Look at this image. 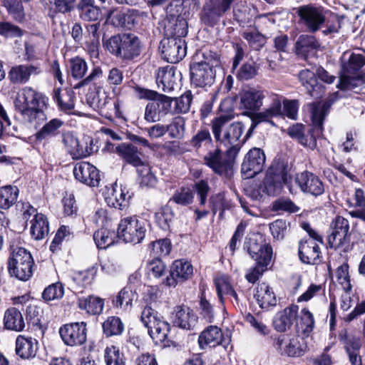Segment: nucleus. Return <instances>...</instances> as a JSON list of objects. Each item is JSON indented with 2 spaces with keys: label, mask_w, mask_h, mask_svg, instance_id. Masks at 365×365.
<instances>
[{
  "label": "nucleus",
  "mask_w": 365,
  "mask_h": 365,
  "mask_svg": "<svg viewBox=\"0 0 365 365\" xmlns=\"http://www.w3.org/2000/svg\"><path fill=\"white\" fill-rule=\"evenodd\" d=\"M103 46L111 55L125 62L134 61L142 51L139 38L128 33L110 36L103 42Z\"/></svg>",
  "instance_id": "nucleus-1"
},
{
  "label": "nucleus",
  "mask_w": 365,
  "mask_h": 365,
  "mask_svg": "<svg viewBox=\"0 0 365 365\" xmlns=\"http://www.w3.org/2000/svg\"><path fill=\"white\" fill-rule=\"evenodd\" d=\"M291 168L284 160L274 161L267 172L262 186L263 192L268 195H276L281 192L283 185L291 179Z\"/></svg>",
  "instance_id": "nucleus-2"
},
{
  "label": "nucleus",
  "mask_w": 365,
  "mask_h": 365,
  "mask_svg": "<svg viewBox=\"0 0 365 365\" xmlns=\"http://www.w3.org/2000/svg\"><path fill=\"white\" fill-rule=\"evenodd\" d=\"M34 262L29 252L25 248L16 247L13 250L8 261V269L11 277L26 282L33 274Z\"/></svg>",
  "instance_id": "nucleus-3"
},
{
  "label": "nucleus",
  "mask_w": 365,
  "mask_h": 365,
  "mask_svg": "<svg viewBox=\"0 0 365 365\" xmlns=\"http://www.w3.org/2000/svg\"><path fill=\"white\" fill-rule=\"evenodd\" d=\"M140 319L155 344H168L166 340L170 331V324L163 317H159L155 310L150 307H145L142 311Z\"/></svg>",
  "instance_id": "nucleus-4"
},
{
  "label": "nucleus",
  "mask_w": 365,
  "mask_h": 365,
  "mask_svg": "<svg viewBox=\"0 0 365 365\" xmlns=\"http://www.w3.org/2000/svg\"><path fill=\"white\" fill-rule=\"evenodd\" d=\"M146 231L145 221L136 216H132L120 220L117 234L125 242L138 244L145 238Z\"/></svg>",
  "instance_id": "nucleus-5"
},
{
  "label": "nucleus",
  "mask_w": 365,
  "mask_h": 365,
  "mask_svg": "<svg viewBox=\"0 0 365 365\" xmlns=\"http://www.w3.org/2000/svg\"><path fill=\"white\" fill-rule=\"evenodd\" d=\"M236 157L225 155L219 148L207 153L203 157V163L215 174L230 177L232 174V168Z\"/></svg>",
  "instance_id": "nucleus-6"
},
{
  "label": "nucleus",
  "mask_w": 365,
  "mask_h": 365,
  "mask_svg": "<svg viewBox=\"0 0 365 365\" xmlns=\"http://www.w3.org/2000/svg\"><path fill=\"white\" fill-rule=\"evenodd\" d=\"M331 227L332 231L328 237L330 247L347 252L350 248L349 221L341 216H337L333 220Z\"/></svg>",
  "instance_id": "nucleus-7"
},
{
  "label": "nucleus",
  "mask_w": 365,
  "mask_h": 365,
  "mask_svg": "<svg viewBox=\"0 0 365 365\" xmlns=\"http://www.w3.org/2000/svg\"><path fill=\"white\" fill-rule=\"evenodd\" d=\"M48 104V98L31 87L22 88L14 101L16 110L21 114L36 107H47Z\"/></svg>",
  "instance_id": "nucleus-8"
},
{
  "label": "nucleus",
  "mask_w": 365,
  "mask_h": 365,
  "mask_svg": "<svg viewBox=\"0 0 365 365\" xmlns=\"http://www.w3.org/2000/svg\"><path fill=\"white\" fill-rule=\"evenodd\" d=\"M159 50L164 60L176 63L185 56L187 46L183 38L165 36L160 41Z\"/></svg>",
  "instance_id": "nucleus-9"
},
{
  "label": "nucleus",
  "mask_w": 365,
  "mask_h": 365,
  "mask_svg": "<svg viewBox=\"0 0 365 365\" xmlns=\"http://www.w3.org/2000/svg\"><path fill=\"white\" fill-rule=\"evenodd\" d=\"M236 0H207L203 5L200 19L207 26H213L228 11Z\"/></svg>",
  "instance_id": "nucleus-10"
},
{
  "label": "nucleus",
  "mask_w": 365,
  "mask_h": 365,
  "mask_svg": "<svg viewBox=\"0 0 365 365\" xmlns=\"http://www.w3.org/2000/svg\"><path fill=\"white\" fill-rule=\"evenodd\" d=\"M297 15L301 23L312 33L317 31L325 21L324 9L311 4L297 8Z\"/></svg>",
  "instance_id": "nucleus-11"
},
{
  "label": "nucleus",
  "mask_w": 365,
  "mask_h": 365,
  "mask_svg": "<svg viewBox=\"0 0 365 365\" xmlns=\"http://www.w3.org/2000/svg\"><path fill=\"white\" fill-rule=\"evenodd\" d=\"M59 334L65 344L80 346L86 341V324L83 322L66 324L60 328Z\"/></svg>",
  "instance_id": "nucleus-12"
},
{
  "label": "nucleus",
  "mask_w": 365,
  "mask_h": 365,
  "mask_svg": "<svg viewBox=\"0 0 365 365\" xmlns=\"http://www.w3.org/2000/svg\"><path fill=\"white\" fill-rule=\"evenodd\" d=\"M264 163V151L260 148H254L245 156L241 172L245 178H252L262 171Z\"/></svg>",
  "instance_id": "nucleus-13"
},
{
  "label": "nucleus",
  "mask_w": 365,
  "mask_h": 365,
  "mask_svg": "<svg viewBox=\"0 0 365 365\" xmlns=\"http://www.w3.org/2000/svg\"><path fill=\"white\" fill-rule=\"evenodd\" d=\"M331 103L329 101L322 103H313L310 105L312 129L311 130V144L314 146L316 143V138L320 137L323 132V123L326 115L329 113Z\"/></svg>",
  "instance_id": "nucleus-14"
},
{
  "label": "nucleus",
  "mask_w": 365,
  "mask_h": 365,
  "mask_svg": "<svg viewBox=\"0 0 365 365\" xmlns=\"http://www.w3.org/2000/svg\"><path fill=\"white\" fill-rule=\"evenodd\" d=\"M216 72L212 68L192 62L190 64V83L195 87L210 88L215 81Z\"/></svg>",
  "instance_id": "nucleus-15"
},
{
  "label": "nucleus",
  "mask_w": 365,
  "mask_h": 365,
  "mask_svg": "<svg viewBox=\"0 0 365 365\" xmlns=\"http://www.w3.org/2000/svg\"><path fill=\"white\" fill-rule=\"evenodd\" d=\"M243 130V125L240 122L232 123L230 125V128L220 142L227 148V155L231 157H237L238 155L243 143V141L240 140Z\"/></svg>",
  "instance_id": "nucleus-16"
},
{
  "label": "nucleus",
  "mask_w": 365,
  "mask_h": 365,
  "mask_svg": "<svg viewBox=\"0 0 365 365\" xmlns=\"http://www.w3.org/2000/svg\"><path fill=\"white\" fill-rule=\"evenodd\" d=\"M230 341V336L225 337L222 330L216 326H209L200 333L198 338L199 346L202 349L207 346L215 347L217 345L227 349Z\"/></svg>",
  "instance_id": "nucleus-17"
},
{
  "label": "nucleus",
  "mask_w": 365,
  "mask_h": 365,
  "mask_svg": "<svg viewBox=\"0 0 365 365\" xmlns=\"http://www.w3.org/2000/svg\"><path fill=\"white\" fill-rule=\"evenodd\" d=\"M295 182L304 193L319 196L324 192L323 182L319 178L308 171L297 174L295 177Z\"/></svg>",
  "instance_id": "nucleus-18"
},
{
  "label": "nucleus",
  "mask_w": 365,
  "mask_h": 365,
  "mask_svg": "<svg viewBox=\"0 0 365 365\" xmlns=\"http://www.w3.org/2000/svg\"><path fill=\"white\" fill-rule=\"evenodd\" d=\"M247 252L257 264L268 265L272 256V248L269 244L258 242L256 237H250L246 244Z\"/></svg>",
  "instance_id": "nucleus-19"
},
{
  "label": "nucleus",
  "mask_w": 365,
  "mask_h": 365,
  "mask_svg": "<svg viewBox=\"0 0 365 365\" xmlns=\"http://www.w3.org/2000/svg\"><path fill=\"white\" fill-rule=\"evenodd\" d=\"M75 178L91 187H97L100 182L99 170L88 162L77 163L73 168Z\"/></svg>",
  "instance_id": "nucleus-20"
},
{
  "label": "nucleus",
  "mask_w": 365,
  "mask_h": 365,
  "mask_svg": "<svg viewBox=\"0 0 365 365\" xmlns=\"http://www.w3.org/2000/svg\"><path fill=\"white\" fill-rule=\"evenodd\" d=\"M193 272L192 264L182 259L175 260L170 268V276L166 277L165 284L168 287H175L178 282L189 279Z\"/></svg>",
  "instance_id": "nucleus-21"
},
{
  "label": "nucleus",
  "mask_w": 365,
  "mask_h": 365,
  "mask_svg": "<svg viewBox=\"0 0 365 365\" xmlns=\"http://www.w3.org/2000/svg\"><path fill=\"white\" fill-rule=\"evenodd\" d=\"M163 25L165 36L183 38L187 34V22L182 16H167Z\"/></svg>",
  "instance_id": "nucleus-22"
},
{
  "label": "nucleus",
  "mask_w": 365,
  "mask_h": 365,
  "mask_svg": "<svg viewBox=\"0 0 365 365\" xmlns=\"http://www.w3.org/2000/svg\"><path fill=\"white\" fill-rule=\"evenodd\" d=\"M180 73H177V70L174 66L160 67L156 72V83L158 88H161L163 91L169 93L175 89L178 86Z\"/></svg>",
  "instance_id": "nucleus-23"
},
{
  "label": "nucleus",
  "mask_w": 365,
  "mask_h": 365,
  "mask_svg": "<svg viewBox=\"0 0 365 365\" xmlns=\"http://www.w3.org/2000/svg\"><path fill=\"white\" fill-rule=\"evenodd\" d=\"M173 323L184 329H192L197 323V317L195 312L185 305L175 307L173 312Z\"/></svg>",
  "instance_id": "nucleus-24"
},
{
  "label": "nucleus",
  "mask_w": 365,
  "mask_h": 365,
  "mask_svg": "<svg viewBox=\"0 0 365 365\" xmlns=\"http://www.w3.org/2000/svg\"><path fill=\"white\" fill-rule=\"evenodd\" d=\"M38 341L25 335H19L16 339V354L22 359H34L38 351Z\"/></svg>",
  "instance_id": "nucleus-25"
},
{
  "label": "nucleus",
  "mask_w": 365,
  "mask_h": 365,
  "mask_svg": "<svg viewBox=\"0 0 365 365\" xmlns=\"http://www.w3.org/2000/svg\"><path fill=\"white\" fill-rule=\"evenodd\" d=\"M41 73V68L38 65L24 64L11 68L9 73V78L14 83L24 84L32 76Z\"/></svg>",
  "instance_id": "nucleus-26"
},
{
  "label": "nucleus",
  "mask_w": 365,
  "mask_h": 365,
  "mask_svg": "<svg viewBox=\"0 0 365 365\" xmlns=\"http://www.w3.org/2000/svg\"><path fill=\"white\" fill-rule=\"evenodd\" d=\"M299 78L302 86L312 98L317 99L323 97L325 93L324 87L318 82L314 72L307 69L302 70L299 74Z\"/></svg>",
  "instance_id": "nucleus-27"
},
{
  "label": "nucleus",
  "mask_w": 365,
  "mask_h": 365,
  "mask_svg": "<svg viewBox=\"0 0 365 365\" xmlns=\"http://www.w3.org/2000/svg\"><path fill=\"white\" fill-rule=\"evenodd\" d=\"M318 242L313 240H302L299 243V257L304 264H316L320 257Z\"/></svg>",
  "instance_id": "nucleus-28"
},
{
  "label": "nucleus",
  "mask_w": 365,
  "mask_h": 365,
  "mask_svg": "<svg viewBox=\"0 0 365 365\" xmlns=\"http://www.w3.org/2000/svg\"><path fill=\"white\" fill-rule=\"evenodd\" d=\"M265 91L250 88L244 90L240 94V104L246 110H259L263 105V99L265 98Z\"/></svg>",
  "instance_id": "nucleus-29"
},
{
  "label": "nucleus",
  "mask_w": 365,
  "mask_h": 365,
  "mask_svg": "<svg viewBox=\"0 0 365 365\" xmlns=\"http://www.w3.org/2000/svg\"><path fill=\"white\" fill-rule=\"evenodd\" d=\"M298 313V306L292 305L278 312L273 319L274 328L277 331H285L289 329L296 321Z\"/></svg>",
  "instance_id": "nucleus-30"
},
{
  "label": "nucleus",
  "mask_w": 365,
  "mask_h": 365,
  "mask_svg": "<svg viewBox=\"0 0 365 365\" xmlns=\"http://www.w3.org/2000/svg\"><path fill=\"white\" fill-rule=\"evenodd\" d=\"M254 297L262 309H267L277 304V298L274 292L272 289L264 282L257 284Z\"/></svg>",
  "instance_id": "nucleus-31"
},
{
  "label": "nucleus",
  "mask_w": 365,
  "mask_h": 365,
  "mask_svg": "<svg viewBox=\"0 0 365 365\" xmlns=\"http://www.w3.org/2000/svg\"><path fill=\"white\" fill-rule=\"evenodd\" d=\"M364 65L363 54L345 52L341 57V71L344 73H356Z\"/></svg>",
  "instance_id": "nucleus-32"
},
{
  "label": "nucleus",
  "mask_w": 365,
  "mask_h": 365,
  "mask_svg": "<svg viewBox=\"0 0 365 365\" xmlns=\"http://www.w3.org/2000/svg\"><path fill=\"white\" fill-rule=\"evenodd\" d=\"M319 44L314 36L311 35H301L295 43V49L297 55L304 58L313 56Z\"/></svg>",
  "instance_id": "nucleus-33"
},
{
  "label": "nucleus",
  "mask_w": 365,
  "mask_h": 365,
  "mask_svg": "<svg viewBox=\"0 0 365 365\" xmlns=\"http://www.w3.org/2000/svg\"><path fill=\"white\" fill-rule=\"evenodd\" d=\"M3 323L6 329L17 332L23 331L25 327L23 315L15 307H10L5 311Z\"/></svg>",
  "instance_id": "nucleus-34"
},
{
  "label": "nucleus",
  "mask_w": 365,
  "mask_h": 365,
  "mask_svg": "<svg viewBox=\"0 0 365 365\" xmlns=\"http://www.w3.org/2000/svg\"><path fill=\"white\" fill-rule=\"evenodd\" d=\"M115 152L128 164L137 169L145 163L140 158L138 148L132 144L122 143L115 147Z\"/></svg>",
  "instance_id": "nucleus-35"
},
{
  "label": "nucleus",
  "mask_w": 365,
  "mask_h": 365,
  "mask_svg": "<svg viewBox=\"0 0 365 365\" xmlns=\"http://www.w3.org/2000/svg\"><path fill=\"white\" fill-rule=\"evenodd\" d=\"M110 98L105 91H102V87L94 86L93 90H90L86 95V101L91 108L96 110L101 111L103 110L109 101Z\"/></svg>",
  "instance_id": "nucleus-36"
},
{
  "label": "nucleus",
  "mask_w": 365,
  "mask_h": 365,
  "mask_svg": "<svg viewBox=\"0 0 365 365\" xmlns=\"http://www.w3.org/2000/svg\"><path fill=\"white\" fill-rule=\"evenodd\" d=\"M76 8L80 18L83 21H96L101 18V9L94 5V0H80Z\"/></svg>",
  "instance_id": "nucleus-37"
},
{
  "label": "nucleus",
  "mask_w": 365,
  "mask_h": 365,
  "mask_svg": "<svg viewBox=\"0 0 365 365\" xmlns=\"http://www.w3.org/2000/svg\"><path fill=\"white\" fill-rule=\"evenodd\" d=\"M130 198V195H128L125 187H118L115 185L111 193L106 197V200L108 206L123 210L128 205Z\"/></svg>",
  "instance_id": "nucleus-38"
},
{
  "label": "nucleus",
  "mask_w": 365,
  "mask_h": 365,
  "mask_svg": "<svg viewBox=\"0 0 365 365\" xmlns=\"http://www.w3.org/2000/svg\"><path fill=\"white\" fill-rule=\"evenodd\" d=\"M31 223L30 233L33 239L40 240L48 235L49 232L48 221L44 215H35L31 220Z\"/></svg>",
  "instance_id": "nucleus-39"
},
{
  "label": "nucleus",
  "mask_w": 365,
  "mask_h": 365,
  "mask_svg": "<svg viewBox=\"0 0 365 365\" xmlns=\"http://www.w3.org/2000/svg\"><path fill=\"white\" fill-rule=\"evenodd\" d=\"M78 307L92 315H98L102 313L104 307V299L90 295L87 297H81L78 300Z\"/></svg>",
  "instance_id": "nucleus-40"
},
{
  "label": "nucleus",
  "mask_w": 365,
  "mask_h": 365,
  "mask_svg": "<svg viewBox=\"0 0 365 365\" xmlns=\"http://www.w3.org/2000/svg\"><path fill=\"white\" fill-rule=\"evenodd\" d=\"M63 125V121L58 118H53L47 123L45 122L41 129L35 134L36 140L41 142L57 135Z\"/></svg>",
  "instance_id": "nucleus-41"
},
{
  "label": "nucleus",
  "mask_w": 365,
  "mask_h": 365,
  "mask_svg": "<svg viewBox=\"0 0 365 365\" xmlns=\"http://www.w3.org/2000/svg\"><path fill=\"white\" fill-rule=\"evenodd\" d=\"M137 293L132 290L130 287H124L113 299V304L115 307L127 311L131 309L133 302L137 300Z\"/></svg>",
  "instance_id": "nucleus-42"
},
{
  "label": "nucleus",
  "mask_w": 365,
  "mask_h": 365,
  "mask_svg": "<svg viewBox=\"0 0 365 365\" xmlns=\"http://www.w3.org/2000/svg\"><path fill=\"white\" fill-rule=\"evenodd\" d=\"M19 190L16 186L6 185L0 188V208L8 210L17 201Z\"/></svg>",
  "instance_id": "nucleus-43"
},
{
  "label": "nucleus",
  "mask_w": 365,
  "mask_h": 365,
  "mask_svg": "<svg viewBox=\"0 0 365 365\" xmlns=\"http://www.w3.org/2000/svg\"><path fill=\"white\" fill-rule=\"evenodd\" d=\"M232 116L228 115H222L212 120V131L217 142L220 143L223 135L227 133L230 128V121Z\"/></svg>",
  "instance_id": "nucleus-44"
},
{
  "label": "nucleus",
  "mask_w": 365,
  "mask_h": 365,
  "mask_svg": "<svg viewBox=\"0 0 365 365\" xmlns=\"http://www.w3.org/2000/svg\"><path fill=\"white\" fill-rule=\"evenodd\" d=\"M354 210L349 215L354 218H359L365 222V192L361 188H356L352 197Z\"/></svg>",
  "instance_id": "nucleus-45"
},
{
  "label": "nucleus",
  "mask_w": 365,
  "mask_h": 365,
  "mask_svg": "<svg viewBox=\"0 0 365 365\" xmlns=\"http://www.w3.org/2000/svg\"><path fill=\"white\" fill-rule=\"evenodd\" d=\"M135 21L133 11L129 9L115 13L111 19L112 24L115 27L131 29Z\"/></svg>",
  "instance_id": "nucleus-46"
},
{
  "label": "nucleus",
  "mask_w": 365,
  "mask_h": 365,
  "mask_svg": "<svg viewBox=\"0 0 365 365\" xmlns=\"http://www.w3.org/2000/svg\"><path fill=\"white\" fill-rule=\"evenodd\" d=\"M47 107H36L31 110L21 113V116L26 122L31 126L37 128L42 125L47 120V116L43 111V108Z\"/></svg>",
  "instance_id": "nucleus-47"
},
{
  "label": "nucleus",
  "mask_w": 365,
  "mask_h": 365,
  "mask_svg": "<svg viewBox=\"0 0 365 365\" xmlns=\"http://www.w3.org/2000/svg\"><path fill=\"white\" fill-rule=\"evenodd\" d=\"M297 331L304 335L311 333L314 327L313 314L306 308L301 311L299 319L296 323Z\"/></svg>",
  "instance_id": "nucleus-48"
},
{
  "label": "nucleus",
  "mask_w": 365,
  "mask_h": 365,
  "mask_svg": "<svg viewBox=\"0 0 365 365\" xmlns=\"http://www.w3.org/2000/svg\"><path fill=\"white\" fill-rule=\"evenodd\" d=\"M174 217V212L169 204L161 207L155 213L156 222L163 230H168L170 229V224L173 222Z\"/></svg>",
  "instance_id": "nucleus-49"
},
{
  "label": "nucleus",
  "mask_w": 365,
  "mask_h": 365,
  "mask_svg": "<svg viewBox=\"0 0 365 365\" xmlns=\"http://www.w3.org/2000/svg\"><path fill=\"white\" fill-rule=\"evenodd\" d=\"M202 59L195 63L217 71L221 66L220 55L218 52L205 49L202 52Z\"/></svg>",
  "instance_id": "nucleus-50"
},
{
  "label": "nucleus",
  "mask_w": 365,
  "mask_h": 365,
  "mask_svg": "<svg viewBox=\"0 0 365 365\" xmlns=\"http://www.w3.org/2000/svg\"><path fill=\"white\" fill-rule=\"evenodd\" d=\"M165 127L166 133L171 138L182 139L185 133V120L183 117L177 116Z\"/></svg>",
  "instance_id": "nucleus-51"
},
{
  "label": "nucleus",
  "mask_w": 365,
  "mask_h": 365,
  "mask_svg": "<svg viewBox=\"0 0 365 365\" xmlns=\"http://www.w3.org/2000/svg\"><path fill=\"white\" fill-rule=\"evenodd\" d=\"M103 332L108 336L120 335L124 330V325L118 317H109L103 323Z\"/></svg>",
  "instance_id": "nucleus-52"
},
{
  "label": "nucleus",
  "mask_w": 365,
  "mask_h": 365,
  "mask_svg": "<svg viewBox=\"0 0 365 365\" xmlns=\"http://www.w3.org/2000/svg\"><path fill=\"white\" fill-rule=\"evenodd\" d=\"M93 240L99 249H106L114 242V233L110 230L101 228L93 234Z\"/></svg>",
  "instance_id": "nucleus-53"
},
{
  "label": "nucleus",
  "mask_w": 365,
  "mask_h": 365,
  "mask_svg": "<svg viewBox=\"0 0 365 365\" xmlns=\"http://www.w3.org/2000/svg\"><path fill=\"white\" fill-rule=\"evenodd\" d=\"M63 143L73 158H78L79 155H83V151L81 150V142H79L73 133L63 134Z\"/></svg>",
  "instance_id": "nucleus-54"
},
{
  "label": "nucleus",
  "mask_w": 365,
  "mask_h": 365,
  "mask_svg": "<svg viewBox=\"0 0 365 365\" xmlns=\"http://www.w3.org/2000/svg\"><path fill=\"white\" fill-rule=\"evenodd\" d=\"M70 71L75 79H82L88 71L86 61L80 57H75L70 60Z\"/></svg>",
  "instance_id": "nucleus-55"
},
{
  "label": "nucleus",
  "mask_w": 365,
  "mask_h": 365,
  "mask_svg": "<svg viewBox=\"0 0 365 365\" xmlns=\"http://www.w3.org/2000/svg\"><path fill=\"white\" fill-rule=\"evenodd\" d=\"M354 73H344L339 76V81L337 84V88L342 91L353 90L358 87L360 83H364L362 78L357 76H350L349 75H354Z\"/></svg>",
  "instance_id": "nucleus-56"
},
{
  "label": "nucleus",
  "mask_w": 365,
  "mask_h": 365,
  "mask_svg": "<svg viewBox=\"0 0 365 365\" xmlns=\"http://www.w3.org/2000/svg\"><path fill=\"white\" fill-rule=\"evenodd\" d=\"M104 356L106 365H125L123 354L115 346L107 347Z\"/></svg>",
  "instance_id": "nucleus-57"
},
{
  "label": "nucleus",
  "mask_w": 365,
  "mask_h": 365,
  "mask_svg": "<svg viewBox=\"0 0 365 365\" xmlns=\"http://www.w3.org/2000/svg\"><path fill=\"white\" fill-rule=\"evenodd\" d=\"M21 0H4V6L12 17L19 22L24 19V7Z\"/></svg>",
  "instance_id": "nucleus-58"
},
{
  "label": "nucleus",
  "mask_w": 365,
  "mask_h": 365,
  "mask_svg": "<svg viewBox=\"0 0 365 365\" xmlns=\"http://www.w3.org/2000/svg\"><path fill=\"white\" fill-rule=\"evenodd\" d=\"M258 67L253 61L245 63L237 71V78L240 81H247L255 78L258 72Z\"/></svg>",
  "instance_id": "nucleus-59"
},
{
  "label": "nucleus",
  "mask_w": 365,
  "mask_h": 365,
  "mask_svg": "<svg viewBox=\"0 0 365 365\" xmlns=\"http://www.w3.org/2000/svg\"><path fill=\"white\" fill-rule=\"evenodd\" d=\"M215 284L217 289L218 298L221 303H223V294L228 295L234 289L230 283V279L226 275H222L215 279Z\"/></svg>",
  "instance_id": "nucleus-60"
},
{
  "label": "nucleus",
  "mask_w": 365,
  "mask_h": 365,
  "mask_svg": "<svg viewBox=\"0 0 365 365\" xmlns=\"http://www.w3.org/2000/svg\"><path fill=\"white\" fill-rule=\"evenodd\" d=\"M349 268V264L347 263H344L339 266L336 270V280L346 292L351 290Z\"/></svg>",
  "instance_id": "nucleus-61"
},
{
  "label": "nucleus",
  "mask_w": 365,
  "mask_h": 365,
  "mask_svg": "<svg viewBox=\"0 0 365 365\" xmlns=\"http://www.w3.org/2000/svg\"><path fill=\"white\" fill-rule=\"evenodd\" d=\"M269 230L274 238L282 240L289 231V223L284 220H277L269 224Z\"/></svg>",
  "instance_id": "nucleus-62"
},
{
  "label": "nucleus",
  "mask_w": 365,
  "mask_h": 365,
  "mask_svg": "<svg viewBox=\"0 0 365 365\" xmlns=\"http://www.w3.org/2000/svg\"><path fill=\"white\" fill-rule=\"evenodd\" d=\"M24 31L19 26L8 22L0 21V35L5 38L21 37Z\"/></svg>",
  "instance_id": "nucleus-63"
},
{
  "label": "nucleus",
  "mask_w": 365,
  "mask_h": 365,
  "mask_svg": "<svg viewBox=\"0 0 365 365\" xmlns=\"http://www.w3.org/2000/svg\"><path fill=\"white\" fill-rule=\"evenodd\" d=\"M137 172L140 177V185L146 187H153L157 182V178L151 172L150 168L143 164L137 169Z\"/></svg>",
  "instance_id": "nucleus-64"
}]
</instances>
